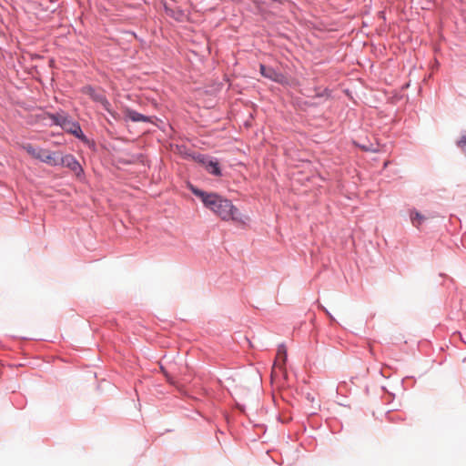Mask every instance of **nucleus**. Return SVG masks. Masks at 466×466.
<instances>
[{
	"instance_id": "nucleus-1",
	"label": "nucleus",
	"mask_w": 466,
	"mask_h": 466,
	"mask_svg": "<svg viewBox=\"0 0 466 466\" xmlns=\"http://www.w3.org/2000/svg\"><path fill=\"white\" fill-rule=\"evenodd\" d=\"M192 192L201 198L204 205L221 219L242 221L241 218L238 217V208L228 199L223 198L215 193H207L197 188H192Z\"/></svg>"
},
{
	"instance_id": "nucleus-2",
	"label": "nucleus",
	"mask_w": 466,
	"mask_h": 466,
	"mask_svg": "<svg viewBox=\"0 0 466 466\" xmlns=\"http://www.w3.org/2000/svg\"><path fill=\"white\" fill-rule=\"evenodd\" d=\"M288 360V348L285 345H279L277 350L274 364L271 371V378L280 389V394L283 400L289 398V373L286 368Z\"/></svg>"
},
{
	"instance_id": "nucleus-3",
	"label": "nucleus",
	"mask_w": 466,
	"mask_h": 466,
	"mask_svg": "<svg viewBox=\"0 0 466 466\" xmlns=\"http://www.w3.org/2000/svg\"><path fill=\"white\" fill-rule=\"evenodd\" d=\"M83 92L88 95L94 101L99 102L106 111L110 112V103L107 101L103 92L96 91L92 86H85Z\"/></svg>"
},
{
	"instance_id": "nucleus-4",
	"label": "nucleus",
	"mask_w": 466,
	"mask_h": 466,
	"mask_svg": "<svg viewBox=\"0 0 466 466\" xmlns=\"http://www.w3.org/2000/svg\"><path fill=\"white\" fill-rule=\"evenodd\" d=\"M59 165L65 166L75 172L77 176L83 172L79 162L72 155H66L58 158Z\"/></svg>"
},
{
	"instance_id": "nucleus-5",
	"label": "nucleus",
	"mask_w": 466,
	"mask_h": 466,
	"mask_svg": "<svg viewBox=\"0 0 466 466\" xmlns=\"http://www.w3.org/2000/svg\"><path fill=\"white\" fill-rule=\"evenodd\" d=\"M62 128L66 130V132L74 135L77 138H80L82 140L86 139V137L84 136L82 129L78 123L71 121L70 119L67 120V122L62 123Z\"/></svg>"
},
{
	"instance_id": "nucleus-6",
	"label": "nucleus",
	"mask_w": 466,
	"mask_h": 466,
	"mask_svg": "<svg viewBox=\"0 0 466 466\" xmlns=\"http://www.w3.org/2000/svg\"><path fill=\"white\" fill-rule=\"evenodd\" d=\"M36 159L51 166L59 165L58 157H56V153L44 148H40Z\"/></svg>"
},
{
	"instance_id": "nucleus-7",
	"label": "nucleus",
	"mask_w": 466,
	"mask_h": 466,
	"mask_svg": "<svg viewBox=\"0 0 466 466\" xmlns=\"http://www.w3.org/2000/svg\"><path fill=\"white\" fill-rule=\"evenodd\" d=\"M410 218L411 224L419 228L420 225L427 219L425 216L420 214L419 211L413 209L410 212Z\"/></svg>"
},
{
	"instance_id": "nucleus-8",
	"label": "nucleus",
	"mask_w": 466,
	"mask_h": 466,
	"mask_svg": "<svg viewBox=\"0 0 466 466\" xmlns=\"http://www.w3.org/2000/svg\"><path fill=\"white\" fill-rule=\"evenodd\" d=\"M126 116L134 122H147L148 117L131 109H127Z\"/></svg>"
},
{
	"instance_id": "nucleus-9",
	"label": "nucleus",
	"mask_w": 466,
	"mask_h": 466,
	"mask_svg": "<svg viewBox=\"0 0 466 466\" xmlns=\"http://www.w3.org/2000/svg\"><path fill=\"white\" fill-rule=\"evenodd\" d=\"M260 72L264 76L275 81H279V78L281 77V76L277 74L273 69L266 67L263 65H260Z\"/></svg>"
},
{
	"instance_id": "nucleus-10",
	"label": "nucleus",
	"mask_w": 466,
	"mask_h": 466,
	"mask_svg": "<svg viewBox=\"0 0 466 466\" xmlns=\"http://www.w3.org/2000/svg\"><path fill=\"white\" fill-rule=\"evenodd\" d=\"M23 149L29 154L33 158L36 159V156L39 154V147H34L32 144L26 143L22 146Z\"/></svg>"
},
{
	"instance_id": "nucleus-11",
	"label": "nucleus",
	"mask_w": 466,
	"mask_h": 466,
	"mask_svg": "<svg viewBox=\"0 0 466 466\" xmlns=\"http://www.w3.org/2000/svg\"><path fill=\"white\" fill-rule=\"evenodd\" d=\"M207 170L213 175L219 176L220 175V168L218 167V164L214 161H208L206 165Z\"/></svg>"
},
{
	"instance_id": "nucleus-12",
	"label": "nucleus",
	"mask_w": 466,
	"mask_h": 466,
	"mask_svg": "<svg viewBox=\"0 0 466 466\" xmlns=\"http://www.w3.org/2000/svg\"><path fill=\"white\" fill-rule=\"evenodd\" d=\"M50 118L54 121V124L62 127L63 122H67L68 118L61 115H50Z\"/></svg>"
},
{
	"instance_id": "nucleus-13",
	"label": "nucleus",
	"mask_w": 466,
	"mask_h": 466,
	"mask_svg": "<svg viewBox=\"0 0 466 466\" xmlns=\"http://www.w3.org/2000/svg\"><path fill=\"white\" fill-rule=\"evenodd\" d=\"M458 147L461 148L462 152L466 154V136H463L458 142H457Z\"/></svg>"
},
{
	"instance_id": "nucleus-14",
	"label": "nucleus",
	"mask_w": 466,
	"mask_h": 466,
	"mask_svg": "<svg viewBox=\"0 0 466 466\" xmlns=\"http://www.w3.org/2000/svg\"><path fill=\"white\" fill-rule=\"evenodd\" d=\"M363 149H365V150H371V151H376L377 150V148L367 147H363Z\"/></svg>"
}]
</instances>
